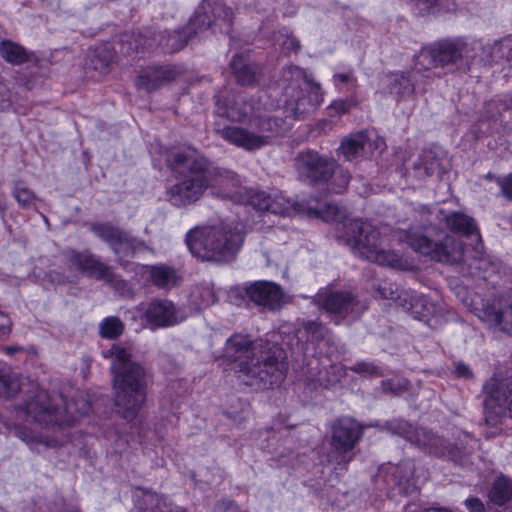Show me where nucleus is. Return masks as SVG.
<instances>
[{"label": "nucleus", "mask_w": 512, "mask_h": 512, "mask_svg": "<svg viewBox=\"0 0 512 512\" xmlns=\"http://www.w3.org/2000/svg\"><path fill=\"white\" fill-rule=\"evenodd\" d=\"M225 354L237 363L238 378L246 385L274 386L284 379L285 354L277 345L264 348L247 336L234 335L226 342Z\"/></svg>", "instance_id": "obj_1"}, {"label": "nucleus", "mask_w": 512, "mask_h": 512, "mask_svg": "<svg viewBox=\"0 0 512 512\" xmlns=\"http://www.w3.org/2000/svg\"><path fill=\"white\" fill-rule=\"evenodd\" d=\"M111 358L114 403L117 413L124 419L133 420L146 401V385L143 368L131 361V351L121 344L102 352Z\"/></svg>", "instance_id": "obj_2"}, {"label": "nucleus", "mask_w": 512, "mask_h": 512, "mask_svg": "<svg viewBox=\"0 0 512 512\" xmlns=\"http://www.w3.org/2000/svg\"><path fill=\"white\" fill-rule=\"evenodd\" d=\"M218 113L242 124L223 128L221 135L231 144L245 150H255L267 145L282 130L278 120L256 114L252 105L242 98L236 99L226 109L218 104Z\"/></svg>", "instance_id": "obj_3"}, {"label": "nucleus", "mask_w": 512, "mask_h": 512, "mask_svg": "<svg viewBox=\"0 0 512 512\" xmlns=\"http://www.w3.org/2000/svg\"><path fill=\"white\" fill-rule=\"evenodd\" d=\"M167 161L180 175L178 182L168 187L167 200L177 207L198 201L207 191V160L197 150L187 147L171 153Z\"/></svg>", "instance_id": "obj_4"}, {"label": "nucleus", "mask_w": 512, "mask_h": 512, "mask_svg": "<svg viewBox=\"0 0 512 512\" xmlns=\"http://www.w3.org/2000/svg\"><path fill=\"white\" fill-rule=\"evenodd\" d=\"M244 241L242 228L196 227L186 237L189 250L203 260L229 261L240 251Z\"/></svg>", "instance_id": "obj_5"}, {"label": "nucleus", "mask_w": 512, "mask_h": 512, "mask_svg": "<svg viewBox=\"0 0 512 512\" xmlns=\"http://www.w3.org/2000/svg\"><path fill=\"white\" fill-rule=\"evenodd\" d=\"M345 234L340 235L355 252L368 261L398 269H407V260L386 249L388 240L371 224L354 220L344 224Z\"/></svg>", "instance_id": "obj_6"}, {"label": "nucleus", "mask_w": 512, "mask_h": 512, "mask_svg": "<svg viewBox=\"0 0 512 512\" xmlns=\"http://www.w3.org/2000/svg\"><path fill=\"white\" fill-rule=\"evenodd\" d=\"M279 87L283 90V105L294 117L314 109L321 101L320 86L307 80L298 67L284 69Z\"/></svg>", "instance_id": "obj_7"}, {"label": "nucleus", "mask_w": 512, "mask_h": 512, "mask_svg": "<svg viewBox=\"0 0 512 512\" xmlns=\"http://www.w3.org/2000/svg\"><path fill=\"white\" fill-rule=\"evenodd\" d=\"M392 237L399 241L405 240L414 251L439 262L455 263L463 256V246L454 236H445L442 241V234H438L437 239L432 240L428 232L414 229L409 232H395Z\"/></svg>", "instance_id": "obj_8"}, {"label": "nucleus", "mask_w": 512, "mask_h": 512, "mask_svg": "<svg viewBox=\"0 0 512 512\" xmlns=\"http://www.w3.org/2000/svg\"><path fill=\"white\" fill-rule=\"evenodd\" d=\"M483 393L487 424L496 426L504 415L512 419V377L490 378L483 386Z\"/></svg>", "instance_id": "obj_9"}, {"label": "nucleus", "mask_w": 512, "mask_h": 512, "mask_svg": "<svg viewBox=\"0 0 512 512\" xmlns=\"http://www.w3.org/2000/svg\"><path fill=\"white\" fill-rule=\"evenodd\" d=\"M299 166L302 174L313 182L331 179L332 190L336 193L342 192L348 185L349 175L316 152L303 154L299 159Z\"/></svg>", "instance_id": "obj_10"}, {"label": "nucleus", "mask_w": 512, "mask_h": 512, "mask_svg": "<svg viewBox=\"0 0 512 512\" xmlns=\"http://www.w3.org/2000/svg\"><path fill=\"white\" fill-rule=\"evenodd\" d=\"M206 178L207 190L211 195L247 204V199L252 191L243 188L240 179L233 172L212 167L207 161Z\"/></svg>", "instance_id": "obj_11"}, {"label": "nucleus", "mask_w": 512, "mask_h": 512, "mask_svg": "<svg viewBox=\"0 0 512 512\" xmlns=\"http://www.w3.org/2000/svg\"><path fill=\"white\" fill-rule=\"evenodd\" d=\"M362 427L352 418L344 417L333 425L331 458L338 464H346L352 459L351 451L361 438Z\"/></svg>", "instance_id": "obj_12"}, {"label": "nucleus", "mask_w": 512, "mask_h": 512, "mask_svg": "<svg viewBox=\"0 0 512 512\" xmlns=\"http://www.w3.org/2000/svg\"><path fill=\"white\" fill-rule=\"evenodd\" d=\"M150 328L174 326L186 319V315L171 301L155 300L138 309Z\"/></svg>", "instance_id": "obj_13"}, {"label": "nucleus", "mask_w": 512, "mask_h": 512, "mask_svg": "<svg viewBox=\"0 0 512 512\" xmlns=\"http://www.w3.org/2000/svg\"><path fill=\"white\" fill-rule=\"evenodd\" d=\"M471 307L474 314L483 322L512 334V305L504 308L498 299H494L492 303H484L482 298L476 296Z\"/></svg>", "instance_id": "obj_14"}, {"label": "nucleus", "mask_w": 512, "mask_h": 512, "mask_svg": "<svg viewBox=\"0 0 512 512\" xmlns=\"http://www.w3.org/2000/svg\"><path fill=\"white\" fill-rule=\"evenodd\" d=\"M317 303L330 315L356 314L360 311V305L354 301L348 292H335L327 287L320 290L316 296Z\"/></svg>", "instance_id": "obj_15"}, {"label": "nucleus", "mask_w": 512, "mask_h": 512, "mask_svg": "<svg viewBox=\"0 0 512 512\" xmlns=\"http://www.w3.org/2000/svg\"><path fill=\"white\" fill-rule=\"evenodd\" d=\"M94 232L103 240L109 243L114 252L120 257H129L141 250L143 243L130 239L121 231L108 224H99L94 227Z\"/></svg>", "instance_id": "obj_16"}, {"label": "nucleus", "mask_w": 512, "mask_h": 512, "mask_svg": "<svg viewBox=\"0 0 512 512\" xmlns=\"http://www.w3.org/2000/svg\"><path fill=\"white\" fill-rule=\"evenodd\" d=\"M247 204L262 211H269L278 215H290L294 210V204L280 193L268 194L266 192L252 191L247 199Z\"/></svg>", "instance_id": "obj_17"}, {"label": "nucleus", "mask_w": 512, "mask_h": 512, "mask_svg": "<svg viewBox=\"0 0 512 512\" xmlns=\"http://www.w3.org/2000/svg\"><path fill=\"white\" fill-rule=\"evenodd\" d=\"M247 294L256 304L271 310L280 308L284 298L281 288L268 281L254 282L248 287Z\"/></svg>", "instance_id": "obj_18"}, {"label": "nucleus", "mask_w": 512, "mask_h": 512, "mask_svg": "<svg viewBox=\"0 0 512 512\" xmlns=\"http://www.w3.org/2000/svg\"><path fill=\"white\" fill-rule=\"evenodd\" d=\"M403 436L429 453L437 456H452V450L446 446L444 439L424 429L404 432Z\"/></svg>", "instance_id": "obj_19"}, {"label": "nucleus", "mask_w": 512, "mask_h": 512, "mask_svg": "<svg viewBox=\"0 0 512 512\" xmlns=\"http://www.w3.org/2000/svg\"><path fill=\"white\" fill-rule=\"evenodd\" d=\"M440 65L468 57V45L463 40H445L435 44Z\"/></svg>", "instance_id": "obj_20"}, {"label": "nucleus", "mask_w": 512, "mask_h": 512, "mask_svg": "<svg viewBox=\"0 0 512 512\" xmlns=\"http://www.w3.org/2000/svg\"><path fill=\"white\" fill-rule=\"evenodd\" d=\"M172 79V72L168 69L152 68L138 76L136 86L140 90L151 92L159 88L164 82H168Z\"/></svg>", "instance_id": "obj_21"}, {"label": "nucleus", "mask_w": 512, "mask_h": 512, "mask_svg": "<svg viewBox=\"0 0 512 512\" xmlns=\"http://www.w3.org/2000/svg\"><path fill=\"white\" fill-rule=\"evenodd\" d=\"M383 89L387 88V92L399 97L410 96L414 92V86L411 80L403 73H390L385 75L381 80Z\"/></svg>", "instance_id": "obj_22"}, {"label": "nucleus", "mask_w": 512, "mask_h": 512, "mask_svg": "<svg viewBox=\"0 0 512 512\" xmlns=\"http://www.w3.org/2000/svg\"><path fill=\"white\" fill-rule=\"evenodd\" d=\"M489 500L498 506L506 505L512 509V479L505 476L498 477L489 492Z\"/></svg>", "instance_id": "obj_23"}, {"label": "nucleus", "mask_w": 512, "mask_h": 512, "mask_svg": "<svg viewBox=\"0 0 512 512\" xmlns=\"http://www.w3.org/2000/svg\"><path fill=\"white\" fill-rule=\"evenodd\" d=\"M446 223L456 233L473 237L475 241L480 242L481 237L472 218L461 213H453L446 218Z\"/></svg>", "instance_id": "obj_24"}, {"label": "nucleus", "mask_w": 512, "mask_h": 512, "mask_svg": "<svg viewBox=\"0 0 512 512\" xmlns=\"http://www.w3.org/2000/svg\"><path fill=\"white\" fill-rule=\"evenodd\" d=\"M367 144V137L363 133L352 135L351 137L345 138L341 146L339 147L340 154L346 160H354L358 158L365 149Z\"/></svg>", "instance_id": "obj_25"}, {"label": "nucleus", "mask_w": 512, "mask_h": 512, "mask_svg": "<svg viewBox=\"0 0 512 512\" xmlns=\"http://www.w3.org/2000/svg\"><path fill=\"white\" fill-rule=\"evenodd\" d=\"M145 273L149 274L151 281L158 287L167 288L176 284L177 276L175 272L165 266H146L143 267Z\"/></svg>", "instance_id": "obj_26"}, {"label": "nucleus", "mask_w": 512, "mask_h": 512, "mask_svg": "<svg viewBox=\"0 0 512 512\" xmlns=\"http://www.w3.org/2000/svg\"><path fill=\"white\" fill-rule=\"evenodd\" d=\"M231 68L238 82L243 85L251 84L255 81L254 68L246 61L242 55H236L232 62Z\"/></svg>", "instance_id": "obj_27"}, {"label": "nucleus", "mask_w": 512, "mask_h": 512, "mask_svg": "<svg viewBox=\"0 0 512 512\" xmlns=\"http://www.w3.org/2000/svg\"><path fill=\"white\" fill-rule=\"evenodd\" d=\"M27 411L31 414L35 420L44 422V423H58L63 422L61 417L58 415L61 414L59 409H51L49 406H39L38 404L31 402L27 406Z\"/></svg>", "instance_id": "obj_28"}, {"label": "nucleus", "mask_w": 512, "mask_h": 512, "mask_svg": "<svg viewBox=\"0 0 512 512\" xmlns=\"http://www.w3.org/2000/svg\"><path fill=\"white\" fill-rule=\"evenodd\" d=\"M20 389L18 377L4 365L0 368V397H11Z\"/></svg>", "instance_id": "obj_29"}, {"label": "nucleus", "mask_w": 512, "mask_h": 512, "mask_svg": "<svg viewBox=\"0 0 512 512\" xmlns=\"http://www.w3.org/2000/svg\"><path fill=\"white\" fill-rule=\"evenodd\" d=\"M440 65L435 44L421 49L415 59V68L418 71L430 70Z\"/></svg>", "instance_id": "obj_30"}, {"label": "nucleus", "mask_w": 512, "mask_h": 512, "mask_svg": "<svg viewBox=\"0 0 512 512\" xmlns=\"http://www.w3.org/2000/svg\"><path fill=\"white\" fill-rule=\"evenodd\" d=\"M0 54L7 62L12 64H21L27 59L25 50L11 41H2L0 43Z\"/></svg>", "instance_id": "obj_31"}, {"label": "nucleus", "mask_w": 512, "mask_h": 512, "mask_svg": "<svg viewBox=\"0 0 512 512\" xmlns=\"http://www.w3.org/2000/svg\"><path fill=\"white\" fill-rule=\"evenodd\" d=\"M12 195L17 203L24 208L35 206L37 201L35 194L21 181L15 183Z\"/></svg>", "instance_id": "obj_32"}, {"label": "nucleus", "mask_w": 512, "mask_h": 512, "mask_svg": "<svg viewBox=\"0 0 512 512\" xmlns=\"http://www.w3.org/2000/svg\"><path fill=\"white\" fill-rule=\"evenodd\" d=\"M71 262L78 270L88 272L91 275H97V271H101L100 264L88 255L73 254Z\"/></svg>", "instance_id": "obj_33"}, {"label": "nucleus", "mask_w": 512, "mask_h": 512, "mask_svg": "<svg viewBox=\"0 0 512 512\" xmlns=\"http://www.w3.org/2000/svg\"><path fill=\"white\" fill-rule=\"evenodd\" d=\"M123 332V324L116 317H107L100 323V335L103 338H116Z\"/></svg>", "instance_id": "obj_34"}, {"label": "nucleus", "mask_w": 512, "mask_h": 512, "mask_svg": "<svg viewBox=\"0 0 512 512\" xmlns=\"http://www.w3.org/2000/svg\"><path fill=\"white\" fill-rule=\"evenodd\" d=\"M491 56L494 59L512 60V36L495 41L491 46Z\"/></svg>", "instance_id": "obj_35"}, {"label": "nucleus", "mask_w": 512, "mask_h": 512, "mask_svg": "<svg viewBox=\"0 0 512 512\" xmlns=\"http://www.w3.org/2000/svg\"><path fill=\"white\" fill-rule=\"evenodd\" d=\"M335 86L342 91L343 85H347V91H353L357 87V78L352 70L337 72L333 75Z\"/></svg>", "instance_id": "obj_36"}, {"label": "nucleus", "mask_w": 512, "mask_h": 512, "mask_svg": "<svg viewBox=\"0 0 512 512\" xmlns=\"http://www.w3.org/2000/svg\"><path fill=\"white\" fill-rule=\"evenodd\" d=\"M90 409V405L81 399L78 402H66L64 412L68 414L71 420H76L78 416L86 414Z\"/></svg>", "instance_id": "obj_37"}, {"label": "nucleus", "mask_w": 512, "mask_h": 512, "mask_svg": "<svg viewBox=\"0 0 512 512\" xmlns=\"http://www.w3.org/2000/svg\"><path fill=\"white\" fill-rule=\"evenodd\" d=\"M357 105V100L355 97H350L348 99H338L333 101L329 109L335 114V115H342L350 111L351 108L355 107Z\"/></svg>", "instance_id": "obj_38"}, {"label": "nucleus", "mask_w": 512, "mask_h": 512, "mask_svg": "<svg viewBox=\"0 0 512 512\" xmlns=\"http://www.w3.org/2000/svg\"><path fill=\"white\" fill-rule=\"evenodd\" d=\"M412 308L416 314H419L420 318H427L434 310V305L429 303L425 297L419 296L415 299Z\"/></svg>", "instance_id": "obj_39"}, {"label": "nucleus", "mask_w": 512, "mask_h": 512, "mask_svg": "<svg viewBox=\"0 0 512 512\" xmlns=\"http://www.w3.org/2000/svg\"><path fill=\"white\" fill-rule=\"evenodd\" d=\"M316 214L325 221H334L339 218V208L332 204H325L323 207L317 208Z\"/></svg>", "instance_id": "obj_40"}, {"label": "nucleus", "mask_w": 512, "mask_h": 512, "mask_svg": "<svg viewBox=\"0 0 512 512\" xmlns=\"http://www.w3.org/2000/svg\"><path fill=\"white\" fill-rule=\"evenodd\" d=\"M497 184L500 188L502 195L506 199L512 201V174L499 177L497 179Z\"/></svg>", "instance_id": "obj_41"}, {"label": "nucleus", "mask_w": 512, "mask_h": 512, "mask_svg": "<svg viewBox=\"0 0 512 512\" xmlns=\"http://www.w3.org/2000/svg\"><path fill=\"white\" fill-rule=\"evenodd\" d=\"M186 44L185 40L180 39L179 33H175L174 35L170 36L165 44V48L167 51H176L178 49H181Z\"/></svg>", "instance_id": "obj_42"}, {"label": "nucleus", "mask_w": 512, "mask_h": 512, "mask_svg": "<svg viewBox=\"0 0 512 512\" xmlns=\"http://www.w3.org/2000/svg\"><path fill=\"white\" fill-rule=\"evenodd\" d=\"M465 506L470 512H486L483 502L478 498L466 499Z\"/></svg>", "instance_id": "obj_43"}, {"label": "nucleus", "mask_w": 512, "mask_h": 512, "mask_svg": "<svg viewBox=\"0 0 512 512\" xmlns=\"http://www.w3.org/2000/svg\"><path fill=\"white\" fill-rule=\"evenodd\" d=\"M353 370L357 373H361L364 375H374V374H376V371H377L376 367H374L370 363H365V362L357 363L353 367Z\"/></svg>", "instance_id": "obj_44"}, {"label": "nucleus", "mask_w": 512, "mask_h": 512, "mask_svg": "<svg viewBox=\"0 0 512 512\" xmlns=\"http://www.w3.org/2000/svg\"><path fill=\"white\" fill-rule=\"evenodd\" d=\"M307 333L311 335L312 339H318L322 335L323 327L315 322L309 323L306 326Z\"/></svg>", "instance_id": "obj_45"}, {"label": "nucleus", "mask_w": 512, "mask_h": 512, "mask_svg": "<svg viewBox=\"0 0 512 512\" xmlns=\"http://www.w3.org/2000/svg\"><path fill=\"white\" fill-rule=\"evenodd\" d=\"M455 371L458 376L465 378H469L472 375L470 368L464 363L456 364Z\"/></svg>", "instance_id": "obj_46"}, {"label": "nucleus", "mask_w": 512, "mask_h": 512, "mask_svg": "<svg viewBox=\"0 0 512 512\" xmlns=\"http://www.w3.org/2000/svg\"><path fill=\"white\" fill-rule=\"evenodd\" d=\"M284 48L287 50H297L299 48V42L294 37H288L287 40L283 43Z\"/></svg>", "instance_id": "obj_47"}, {"label": "nucleus", "mask_w": 512, "mask_h": 512, "mask_svg": "<svg viewBox=\"0 0 512 512\" xmlns=\"http://www.w3.org/2000/svg\"><path fill=\"white\" fill-rule=\"evenodd\" d=\"M205 298L202 300L201 305L202 306H209L214 302V294L210 289H205L204 291Z\"/></svg>", "instance_id": "obj_48"}, {"label": "nucleus", "mask_w": 512, "mask_h": 512, "mask_svg": "<svg viewBox=\"0 0 512 512\" xmlns=\"http://www.w3.org/2000/svg\"><path fill=\"white\" fill-rule=\"evenodd\" d=\"M420 10H426L432 7L436 0H414Z\"/></svg>", "instance_id": "obj_49"}, {"label": "nucleus", "mask_w": 512, "mask_h": 512, "mask_svg": "<svg viewBox=\"0 0 512 512\" xmlns=\"http://www.w3.org/2000/svg\"><path fill=\"white\" fill-rule=\"evenodd\" d=\"M408 386V383L406 381H403L402 384H399L397 387H390L391 391L394 392V393H398L400 392L401 390H405Z\"/></svg>", "instance_id": "obj_50"}, {"label": "nucleus", "mask_w": 512, "mask_h": 512, "mask_svg": "<svg viewBox=\"0 0 512 512\" xmlns=\"http://www.w3.org/2000/svg\"><path fill=\"white\" fill-rule=\"evenodd\" d=\"M6 95H8L7 88L3 84H0V100H5Z\"/></svg>", "instance_id": "obj_51"}, {"label": "nucleus", "mask_w": 512, "mask_h": 512, "mask_svg": "<svg viewBox=\"0 0 512 512\" xmlns=\"http://www.w3.org/2000/svg\"><path fill=\"white\" fill-rule=\"evenodd\" d=\"M19 350H20V348H18V347H11V346L4 348L5 353L8 354V355H11V354H13V353H15V352H17Z\"/></svg>", "instance_id": "obj_52"}, {"label": "nucleus", "mask_w": 512, "mask_h": 512, "mask_svg": "<svg viewBox=\"0 0 512 512\" xmlns=\"http://www.w3.org/2000/svg\"><path fill=\"white\" fill-rule=\"evenodd\" d=\"M145 497H146L147 501H149V502H153L154 500H157V496L152 493H147L145 495Z\"/></svg>", "instance_id": "obj_53"}, {"label": "nucleus", "mask_w": 512, "mask_h": 512, "mask_svg": "<svg viewBox=\"0 0 512 512\" xmlns=\"http://www.w3.org/2000/svg\"><path fill=\"white\" fill-rule=\"evenodd\" d=\"M424 512H450V511H448L446 509L430 508V509H427Z\"/></svg>", "instance_id": "obj_54"}, {"label": "nucleus", "mask_w": 512, "mask_h": 512, "mask_svg": "<svg viewBox=\"0 0 512 512\" xmlns=\"http://www.w3.org/2000/svg\"><path fill=\"white\" fill-rule=\"evenodd\" d=\"M476 296H478V294L473 295V296L471 297V300H470V302H469V303L467 302V299H464V302H466V305H467V306H468V307H469L473 312H474V310H473V309H472V307H471V303H472L473 299H474ZM479 297L481 298V296H480V295H479Z\"/></svg>", "instance_id": "obj_55"}, {"label": "nucleus", "mask_w": 512, "mask_h": 512, "mask_svg": "<svg viewBox=\"0 0 512 512\" xmlns=\"http://www.w3.org/2000/svg\"><path fill=\"white\" fill-rule=\"evenodd\" d=\"M381 297L388 298V294L386 292H380ZM389 297H392V292H390Z\"/></svg>", "instance_id": "obj_56"}, {"label": "nucleus", "mask_w": 512, "mask_h": 512, "mask_svg": "<svg viewBox=\"0 0 512 512\" xmlns=\"http://www.w3.org/2000/svg\"><path fill=\"white\" fill-rule=\"evenodd\" d=\"M0 512H2V511L0 510Z\"/></svg>", "instance_id": "obj_57"}]
</instances>
